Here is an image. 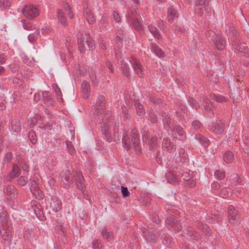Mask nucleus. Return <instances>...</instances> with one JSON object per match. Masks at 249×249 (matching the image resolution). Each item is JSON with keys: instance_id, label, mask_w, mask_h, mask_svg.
I'll return each mask as SVG.
<instances>
[{"instance_id": "nucleus-43", "label": "nucleus", "mask_w": 249, "mask_h": 249, "mask_svg": "<svg viewBox=\"0 0 249 249\" xmlns=\"http://www.w3.org/2000/svg\"><path fill=\"white\" fill-rule=\"evenodd\" d=\"M121 191L123 196L126 197L129 195V192L127 187L121 186Z\"/></svg>"}, {"instance_id": "nucleus-13", "label": "nucleus", "mask_w": 249, "mask_h": 249, "mask_svg": "<svg viewBox=\"0 0 249 249\" xmlns=\"http://www.w3.org/2000/svg\"><path fill=\"white\" fill-rule=\"evenodd\" d=\"M81 89L83 97L85 98H88L90 95V86L89 83L87 81H84L81 84Z\"/></svg>"}, {"instance_id": "nucleus-16", "label": "nucleus", "mask_w": 249, "mask_h": 249, "mask_svg": "<svg viewBox=\"0 0 249 249\" xmlns=\"http://www.w3.org/2000/svg\"><path fill=\"white\" fill-rule=\"evenodd\" d=\"M10 130L12 132H18L20 129V124L17 120H13L9 126Z\"/></svg>"}, {"instance_id": "nucleus-48", "label": "nucleus", "mask_w": 249, "mask_h": 249, "mask_svg": "<svg viewBox=\"0 0 249 249\" xmlns=\"http://www.w3.org/2000/svg\"><path fill=\"white\" fill-rule=\"evenodd\" d=\"M190 104L193 107L195 108L196 109L197 108V102L193 98H190L189 100Z\"/></svg>"}, {"instance_id": "nucleus-57", "label": "nucleus", "mask_w": 249, "mask_h": 249, "mask_svg": "<svg viewBox=\"0 0 249 249\" xmlns=\"http://www.w3.org/2000/svg\"><path fill=\"white\" fill-rule=\"evenodd\" d=\"M6 60V56L4 54L0 55V64L3 63Z\"/></svg>"}, {"instance_id": "nucleus-15", "label": "nucleus", "mask_w": 249, "mask_h": 249, "mask_svg": "<svg viewBox=\"0 0 249 249\" xmlns=\"http://www.w3.org/2000/svg\"><path fill=\"white\" fill-rule=\"evenodd\" d=\"M151 51L159 57H162L164 54L162 50L156 44L151 45Z\"/></svg>"}, {"instance_id": "nucleus-40", "label": "nucleus", "mask_w": 249, "mask_h": 249, "mask_svg": "<svg viewBox=\"0 0 249 249\" xmlns=\"http://www.w3.org/2000/svg\"><path fill=\"white\" fill-rule=\"evenodd\" d=\"M66 145L67 146L68 150L69 152L71 154H73L75 153V149L73 146L72 145L71 143L70 142H66Z\"/></svg>"}, {"instance_id": "nucleus-36", "label": "nucleus", "mask_w": 249, "mask_h": 249, "mask_svg": "<svg viewBox=\"0 0 249 249\" xmlns=\"http://www.w3.org/2000/svg\"><path fill=\"white\" fill-rule=\"evenodd\" d=\"M121 69L126 76H128L129 75L128 68L125 62H122L121 64Z\"/></svg>"}, {"instance_id": "nucleus-18", "label": "nucleus", "mask_w": 249, "mask_h": 249, "mask_svg": "<svg viewBox=\"0 0 249 249\" xmlns=\"http://www.w3.org/2000/svg\"><path fill=\"white\" fill-rule=\"evenodd\" d=\"M0 223H1L2 226L5 227L8 226V217L5 211H2L0 213Z\"/></svg>"}, {"instance_id": "nucleus-29", "label": "nucleus", "mask_w": 249, "mask_h": 249, "mask_svg": "<svg viewBox=\"0 0 249 249\" xmlns=\"http://www.w3.org/2000/svg\"><path fill=\"white\" fill-rule=\"evenodd\" d=\"M210 97L212 99L218 102H224L226 101V99L225 97L221 96L216 95L214 94L211 95Z\"/></svg>"}, {"instance_id": "nucleus-58", "label": "nucleus", "mask_w": 249, "mask_h": 249, "mask_svg": "<svg viewBox=\"0 0 249 249\" xmlns=\"http://www.w3.org/2000/svg\"><path fill=\"white\" fill-rule=\"evenodd\" d=\"M205 0H197L196 1V6H201L205 2Z\"/></svg>"}, {"instance_id": "nucleus-20", "label": "nucleus", "mask_w": 249, "mask_h": 249, "mask_svg": "<svg viewBox=\"0 0 249 249\" xmlns=\"http://www.w3.org/2000/svg\"><path fill=\"white\" fill-rule=\"evenodd\" d=\"M99 101L97 102L96 105L97 113H101L103 110L102 107L104 104V97L100 96L98 98Z\"/></svg>"}, {"instance_id": "nucleus-10", "label": "nucleus", "mask_w": 249, "mask_h": 249, "mask_svg": "<svg viewBox=\"0 0 249 249\" xmlns=\"http://www.w3.org/2000/svg\"><path fill=\"white\" fill-rule=\"evenodd\" d=\"M79 47L80 48V50L82 51L83 50H86V46H87L88 48L89 49V50H93L94 49L95 44L94 41L91 40L89 39V40H87L85 42V43H84V40H82V41H80V42H78Z\"/></svg>"}, {"instance_id": "nucleus-38", "label": "nucleus", "mask_w": 249, "mask_h": 249, "mask_svg": "<svg viewBox=\"0 0 249 249\" xmlns=\"http://www.w3.org/2000/svg\"><path fill=\"white\" fill-rule=\"evenodd\" d=\"M27 182L28 178L25 176H21L18 181V184L20 185H24Z\"/></svg>"}, {"instance_id": "nucleus-11", "label": "nucleus", "mask_w": 249, "mask_h": 249, "mask_svg": "<svg viewBox=\"0 0 249 249\" xmlns=\"http://www.w3.org/2000/svg\"><path fill=\"white\" fill-rule=\"evenodd\" d=\"M31 190L33 195L37 199H41L44 197V195L42 191L38 188V187L36 183L31 185Z\"/></svg>"}, {"instance_id": "nucleus-50", "label": "nucleus", "mask_w": 249, "mask_h": 249, "mask_svg": "<svg viewBox=\"0 0 249 249\" xmlns=\"http://www.w3.org/2000/svg\"><path fill=\"white\" fill-rule=\"evenodd\" d=\"M134 26L138 30H141L142 29V23L138 21H136L133 22Z\"/></svg>"}, {"instance_id": "nucleus-35", "label": "nucleus", "mask_w": 249, "mask_h": 249, "mask_svg": "<svg viewBox=\"0 0 249 249\" xmlns=\"http://www.w3.org/2000/svg\"><path fill=\"white\" fill-rule=\"evenodd\" d=\"M168 180L170 183L175 184L178 181V178L174 175H171V177H168Z\"/></svg>"}, {"instance_id": "nucleus-7", "label": "nucleus", "mask_w": 249, "mask_h": 249, "mask_svg": "<svg viewBox=\"0 0 249 249\" xmlns=\"http://www.w3.org/2000/svg\"><path fill=\"white\" fill-rule=\"evenodd\" d=\"M228 218L230 222L232 224H234L238 222V215L232 206H230L228 209Z\"/></svg>"}, {"instance_id": "nucleus-52", "label": "nucleus", "mask_w": 249, "mask_h": 249, "mask_svg": "<svg viewBox=\"0 0 249 249\" xmlns=\"http://www.w3.org/2000/svg\"><path fill=\"white\" fill-rule=\"evenodd\" d=\"M113 19L114 20H115L116 22H118L120 20V17L119 15V14L116 12H114L113 14Z\"/></svg>"}, {"instance_id": "nucleus-60", "label": "nucleus", "mask_w": 249, "mask_h": 249, "mask_svg": "<svg viewBox=\"0 0 249 249\" xmlns=\"http://www.w3.org/2000/svg\"><path fill=\"white\" fill-rule=\"evenodd\" d=\"M1 237L5 240H8L10 238V234H1Z\"/></svg>"}, {"instance_id": "nucleus-23", "label": "nucleus", "mask_w": 249, "mask_h": 249, "mask_svg": "<svg viewBox=\"0 0 249 249\" xmlns=\"http://www.w3.org/2000/svg\"><path fill=\"white\" fill-rule=\"evenodd\" d=\"M201 106L203 107L204 110L207 111L211 112L212 111V106L210 102L208 99L204 100Z\"/></svg>"}, {"instance_id": "nucleus-39", "label": "nucleus", "mask_w": 249, "mask_h": 249, "mask_svg": "<svg viewBox=\"0 0 249 249\" xmlns=\"http://www.w3.org/2000/svg\"><path fill=\"white\" fill-rule=\"evenodd\" d=\"M144 238L149 242H154L156 239V234H144Z\"/></svg>"}, {"instance_id": "nucleus-21", "label": "nucleus", "mask_w": 249, "mask_h": 249, "mask_svg": "<svg viewBox=\"0 0 249 249\" xmlns=\"http://www.w3.org/2000/svg\"><path fill=\"white\" fill-rule=\"evenodd\" d=\"M42 94L44 103L51 106L53 105V101L50 98V93L48 91H44Z\"/></svg>"}, {"instance_id": "nucleus-17", "label": "nucleus", "mask_w": 249, "mask_h": 249, "mask_svg": "<svg viewBox=\"0 0 249 249\" xmlns=\"http://www.w3.org/2000/svg\"><path fill=\"white\" fill-rule=\"evenodd\" d=\"M83 14L84 16L86 18L87 21L89 22V24H92L94 22L95 19L93 17L90 10L89 9H86L84 11Z\"/></svg>"}, {"instance_id": "nucleus-31", "label": "nucleus", "mask_w": 249, "mask_h": 249, "mask_svg": "<svg viewBox=\"0 0 249 249\" xmlns=\"http://www.w3.org/2000/svg\"><path fill=\"white\" fill-rule=\"evenodd\" d=\"M149 31L152 34V35L154 36H155L158 39H159L160 37V35L156 28L151 26L149 27Z\"/></svg>"}, {"instance_id": "nucleus-8", "label": "nucleus", "mask_w": 249, "mask_h": 249, "mask_svg": "<svg viewBox=\"0 0 249 249\" xmlns=\"http://www.w3.org/2000/svg\"><path fill=\"white\" fill-rule=\"evenodd\" d=\"M233 49L236 53H244L248 52L247 49L244 44H242L239 40H235L232 43Z\"/></svg>"}, {"instance_id": "nucleus-9", "label": "nucleus", "mask_w": 249, "mask_h": 249, "mask_svg": "<svg viewBox=\"0 0 249 249\" xmlns=\"http://www.w3.org/2000/svg\"><path fill=\"white\" fill-rule=\"evenodd\" d=\"M212 129L216 134H221L224 129V124L220 121H217L213 124Z\"/></svg>"}, {"instance_id": "nucleus-59", "label": "nucleus", "mask_w": 249, "mask_h": 249, "mask_svg": "<svg viewBox=\"0 0 249 249\" xmlns=\"http://www.w3.org/2000/svg\"><path fill=\"white\" fill-rule=\"evenodd\" d=\"M202 229H203V231L206 232L208 233L210 232L209 228L207 225H203V228H202Z\"/></svg>"}, {"instance_id": "nucleus-22", "label": "nucleus", "mask_w": 249, "mask_h": 249, "mask_svg": "<svg viewBox=\"0 0 249 249\" xmlns=\"http://www.w3.org/2000/svg\"><path fill=\"white\" fill-rule=\"evenodd\" d=\"M20 169L19 167L15 164L13 167L12 171L10 173L9 176L11 178H14L19 175Z\"/></svg>"}, {"instance_id": "nucleus-42", "label": "nucleus", "mask_w": 249, "mask_h": 249, "mask_svg": "<svg viewBox=\"0 0 249 249\" xmlns=\"http://www.w3.org/2000/svg\"><path fill=\"white\" fill-rule=\"evenodd\" d=\"M63 8L65 9L66 12H67L68 15L70 17V18H72V15L70 12L69 6L67 3H65L64 4Z\"/></svg>"}, {"instance_id": "nucleus-27", "label": "nucleus", "mask_w": 249, "mask_h": 249, "mask_svg": "<svg viewBox=\"0 0 249 249\" xmlns=\"http://www.w3.org/2000/svg\"><path fill=\"white\" fill-rule=\"evenodd\" d=\"M196 139L200 141L201 143L204 147H206L209 145V140L205 137H203L201 135H198L196 137Z\"/></svg>"}, {"instance_id": "nucleus-32", "label": "nucleus", "mask_w": 249, "mask_h": 249, "mask_svg": "<svg viewBox=\"0 0 249 249\" xmlns=\"http://www.w3.org/2000/svg\"><path fill=\"white\" fill-rule=\"evenodd\" d=\"M53 89L55 92L56 96L58 99H62V93L61 92L60 88L55 84H53Z\"/></svg>"}, {"instance_id": "nucleus-25", "label": "nucleus", "mask_w": 249, "mask_h": 249, "mask_svg": "<svg viewBox=\"0 0 249 249\" xmlns=\"http://www.w3.org/2000/svg\"><path fill=\"white\" fill-rule=\"evenodd\" d=\"M233 159V154L231 151L226 152L224 156V160L227 163L231 162Z\"/></svg>"}, {"instance_id": "nucleus-44", "label": "nucleus", "mask_w": 249, "mask_h": 249, "mask_svg": "<svg viewBox=\"0 0 249 249\" xmlns=\"http://www.w3.org/2000/svg\"><path fill=\"white\" fill-rule=\"evenodd\" d=\"M12 154L10 152L7 153L4 157L3 162L5 164L7 163L12 159Z\"/></svg>"}, {"instance_id": "nucleus-51", "label": "nucleus", "mask_w": 249, "mask_h": 249, "mask_svg": "<svg viewBox=\"0 0 249 249\" xmlns=\"http://www.w3.org/2000/svg\"><path fill=\"white\" fill-rule=\"evenodd\" d=\"M22 22L23 23V26L25 29L27 30H33V27L32 25L30 24H27L25 23V21L22 20Z\"/></svg>"}, {"instance_id": "nucleus-1", "label": "nucleus", "mask_w": 249, "mask_h": 249, "mask_svg": "<svg viewBox=\"0 0 249 249\" xmlns=\"http://www.w3.org/2000/svg\"><path fill=\"white\" fill-rule=\"evenodd\" d=\"M122 142L124 148L127 150L132 148L135 150L136 153L140 152L139 139L135 130H133L130 134H128L127 132H124L122 138Z\"/></svg>"}, {"instance_id": "nucleus-63", "label": "nucleus", "mask_w": 249, "mask_h": 249, "mask_svg": "<svg viewBox=\"0 0 249 249\" xmlns=\"http://www.w3.org/2000/svg\"><path fill=\"white\" fill-rule=\"evenodd\" d=\"M3 4L5 5L6 7L10 5V1L8 0H3Z\"/></svg>"}, {"instance_id": "nucleus-33", "label": "nucleus", "mask_w": 249, "mask_h": 249, "mask_svg": "<svg viewBox=\"0 0 249 249\" xmlns=\"http://www.w3.org/2000/svg\"><path fill=\"white\" fill-rule=\"evenodd\" d=\"M103 247L100 240L96 239L92 242V248L93 249H102Z\"/></svg>"}, {"instance_id": "nucleus-2", "label": "nucleus", "mask_w": 249, "mask_h": 249, "mask_svg": "<svg viewBox=\"0 0 249 249\" xmlns=\"http://www.w3.org/2000/svg\"><path fill=\"white\" fill-rule=\"evenodd\" d=\"M22 12L26 18H33L38 15V9L34 5H28L22 9Z\"/></svg>"}, {"instance_id": "nucleus-47", "label": "nucleus", "mask_w": 249, "mask_h": 249, "mask_svg": "<svg viewBox=\"0 0 249 249\" xmlns=\"http://www.w3.org/2000/svg\"><path fill=\"white\" fill-rule=\"evenodd\" d=\"M188 185L191 187H193L196 185V181L193 177L189 178V180L187 181Z\"/></svg>"}, {"instance_id": "nucleus-49", "label": "nucleus", "mask_w": 249, "mask_h": 249, "mask_svg": "<svg viewBox=\"0 0 249 249\" xmlns=\"http://www.w3.org/2000/svg\"><path fill=\"white\" fill-rule=\"evenodd\" d=\"M192 174H193L192 172H191V173L190 172H189V173L186 172V173H185L183 175V179L185 181L189 180V178H191V175H192Z\"/></svg>"}, {"instance_id": "nucleus-46", "label": "nucleus", "mask_w": 249, "mask_h": 249, "mask_svg": "<svg viewBox=\"0 0 249 249\" xmlns=\"http://www.w3.org/2000/svg\"><path fill=\"white\" fill-rule=\"evenodd\" d=\"M228 190L229 189L226 188L222 191L221 193L220 194V196H221L222 197H226L230 195V192H229Z\"/></svg>"}, {"instance_id": "nucleus-61", "label": "nucleus", "mask_w": 249, "mask_h": 249, "mask_svg": "<svg viewBox=\"0 0 249 249\" xmlns=\"http://www.w3.org/2000/svg\"><path fill=\"white\" fill-rule=\"evenodd\" d=\"M212 187L213 188H215L216 189H218L220 187V186H219V184L217 183H214L212 185Z\"/></svg>"}, {"instance_id": "nucleus-34", "label": "nucleus", "mask_w": 249, "mask_h": 249, "mask_svg": "<svg viewBox=\"0 0 249 249\" xmlns=\"http://www.w3.org/2000/svg\"><path fill=\"white\" fill-rule=\"evenodd\" d=\"M77 178H78V179L79 180V181L77 182L76 186H77V188H78L79 189L83 191L84 189V186L82 184V180L83 179V177H82V176L81 175L79 174L77 176Z\"/></svg>"}, {"instance_id": "nucleus-3", "label": "nucleus", "mask_w": 249, "mask_h": 249, "mask_svg": "<svg viewBox=\"0 0 249 249\" xmlns=\"http://www.w3.org/2000/svg\"><path fill=\"white\" fill-rule=\"evenodd\" d=\"M134 70L140 77H142L144 75V68L142 65L137 61V60L132 57L129 60Z\"/></svg>"}, {"instance_id": "nucleus-19", "label": "nucleus", "mask_w": 249, "mask_h": 249, "mask_svg": "<svg viewBox=\"0 0 249 249\" xmlns=\"http://www.w3.org/2000/svg\"><path fill=\"white\" fill-rule=\"evenodd\" d=\"M176 17V10L171 7L169 8L168 9V15H167V19L169 22L172 23L174 21V18H175Z\"/></svg>"}, {"instance_id": "nucleus-55", "label": "nucleus", "mask_w": 249, "mask_h": 249, "mask_svg": "<svg viewBox=\"0 0 249 249\" xmlns=\"http://www.w3.org/2000/svg\"><path fill=\"white\" fill-rule=\"evenodd\" d=\"M162 145L166 148L169 147L170 145V141H168V139H164L162 142Z\"/></svg>"}, {"instance_id": "nucleus-14", "label": "nucleus", "mask_w": 249, "mask_h": 249, "mask_svg": "<svg viewBox=\"0 0 249 249\" xmlns=\"http://www.w3.org/2000/svg\"><path fill=\"white\" fill-rule=\"evenodd\" d=\"M50 208L54 212L59 211L61 209V203L58 199L54 200L53 202L50 204Z\"/></svg>"}, {"instance_id": "nucleus-45", "label": "nucleus", "mask_w": 249, "mask_h": 249, "mask_svg": "<svg viewBox=\"0 0 249 249\" xmlns=\"http://www.w3.org/2000/svg\"><path fill=\"white\" fill-rule=\"evenodd\" d=\"M201 126V123L198 121H195L192 123V128L197 130Z\"/></svg>"}, {"instance_id": "nucleus-53", "label": "nucleus", "mask_w": 249, "mask_h": 249, "mask_svg": "<svg viewBox=\"0 0 249 249\" xmlns=\"http://www.w3.org/2000/svg\"><path fill=\"white\" fill-rule=\"evenodd\" d=\"M178 152L180 157L182 158L181 160H184L186 157L184 149L183 148H180Z\"/></svg>"}, {"instance_id": "nucleus-62", "label": "nucleus", "mask_w": 249, "mask_h": 249, "mask_svg": "<svg viewBox=\"0 0 249 249\" xmlns=\"http://www.w3.org/2000/svg\"><path fill=\"white\" fill-rule=\"evenodd\" d=\"M116 41L118 42V45L121 46L122 44L121 38L118 36H117L116 38Z\"/></svg>"}, {"instance_id": "nucleus-54", "label": "nucleus", "mask_w": 249, "mask_h": 249, "mask_svg": "<svg viewBox=\"0 0 249 249\" xmlns=\"http://www.w3.org/2000/svg\"><path fill=\"white\" fill-rule=\"evenodd\" d=\"M28 39L30 42H34L36 39V36L34 34H30L28 36Z\"/></svg>"}, {"instance_id": "nucleus-41", "label": "nucleus", "mask_w": 249, "mask_h": 249, "mask_svg": "<svg viewBox=\"0 0 249 249\" xmlns=\"http://www.w3.org/2000/svg\"><path fill=\"white\" fill-rule=\"evenodd\" d=\"M29 138L32 143H35L36 141V136L34 131H31L29 134Z\"/></svg>"}, {"instance_id": "nucleus-24", "label": "nucleus", "mask_w": 249, "mask_h": 249, "mask_svg": "<svg viewBox=\"0 0 249 249\" xmlns=\"http://www.w3.org/2000/svg\"><path fill=\"white\" fill-rule=\"evenodd\" d=\"M57 18L59 21L62 25H65L66 22V18L64 16V13L62 10H58L57 13Z\"/></svg>"}, {"instance_id": "nucleus-6", "label": "nucleus", "mask_w": 249, "mask_h": 249, "mask_svg": "<svg viewBox=\"0 0 249 249\" xmlns=\"http://www.w3.org/2000/svg\"><path fill=\"white\" fill-rule=\"evenodd\" d=\"M167 224L171 228H173L175 232H179L181 227L178 223V220L174 217L171 216L166 220Z\"/></svg>"}, {"instance_id": "nucleus-26", "label": "nucleus", "mask_w": 249, "mask_h": 249, "mask_svg": "<svg viewBox=\"0 0 249 249\" xmlns=\"http://www.w3.org/2000/svg\"><path fill=\"white\" fill-rule=\"evenodd\" d=\"M135 107L136 109L137 113L139 114V116H142L144 114L145 111L143 108L142 106L140 103H136Z\"/></svg>"}, {"instance_id": "nucleus-56", "label": "nucleus", "mask_w": 249, "mask_h": 249, "mask_svg": "<svg viewBox=\"0 0 249 249\" xmlns=\"http://www.w3.org/2000/svg\"><path fill=\"white\" fill-rule=\"evenodd\" d=\"M165 236L164 237V240L163 241V243L167 246L170 245V240L169 241H168V236L167 234H164Z\"/></svg>"}, {"instance_id": "nucleus-5", "label": "nucleus", "mask_w": 249, "mask_h": 249, "mask_svg": "<svg viewBox=\"0 0 249 249\" xmlns=\"http://www.w3.org/2000/svg\"><path fill=\"white\" fill-rule=\"evenodd\" d=\"M212 41L215 47L218 50H223L225 46V41L222 36L214 35L212 36Z\"/></svg>"}, {"instance_id": "nucleus-28", "label": "nucleus", "mask_w": 249, "mask_h": 249, "mask_svg": "<svg viewBox=\"0 0 249 249\" xmlns=\"http://www.w3.org/2000/svg\"><path fill=\"white\" fill-rule=\"evenodd\" d=\"M51 31V29L47 26L42 28L40 30H36V33L38 35L42 34L43 36L48 35Z\"/></svg>"}, {"instance_id": "nucleus-4", "label": "nucleus", "mask_w": 249, "mask_h": 249, "mask_svg": "<svg viewBox=\"0 0 249 249\" xmlns=\"http://www.w3.org/2000/svg\"><path fill=\"white\" fill-rule=\"evenodd\" d=\"M6 197L9 199H13L17 196L18 192L13 185H8L4 190Z\"/></svg>"}, {"instance_id": "nucleus-12", "label": "nucleus", "mask_w": 249, "mask_h": 249, "mask_svg": "<svg viewBox=\"0 0 249 249\" xmlns=\"http://www.w3.org/2000/svg\"><path fill=\"white\" fill-rule=\"evenodd\" d=\"M173 135L174 137L178 140H183L184 136V131L182 127L179 126L176 127L173 130Z\"/></svg>"}, {"instance_id": "nucleus-64", "label": "nucleus", "mask_w": 249, "mask_h": 249, "mask_svg": "<svg viewBox=\"0 0 249 249\" xmlns=\"http://www.w3.org/2000/svg\"><path fill=\"white\" fill-rule=\"evenodd\" d=\"M156 142H154L153 144L152 143L149 144V147L151 150H153V149L155 147V146H156Z\"/></svg>"}, {"instance_id": "nucleus-37", "label": "nucleus", "mask_w": 249, "mask_h": 249, "mask_svg": "<svg viewBox=\"0 0 249 249\" xmlns=\"http://www.w3.org/2000/svg\"><path fill=\"white\" fill-rule=\"evenodd\" d=\"M214 176L216 178L218 179H222L225 177V174L222 171H217L214 173Z\"/></svg>"}, {"instance_id": "nucleus-30", "label": "nucleus", "mask_w": 249, "mask_h": 249, "mask_svg": "<svg viewBox=\"0 0 249 249\" xmlns=\"http://www.w3.org/2000/svg\"><path fill=\"white\" fill-rule=\"evenodd\" d=\"M102 131L106 137L107 140L108 141H110V133L107 131L108 125L105 124H104L102 125Z\"/></svg>"}]
</instances>
